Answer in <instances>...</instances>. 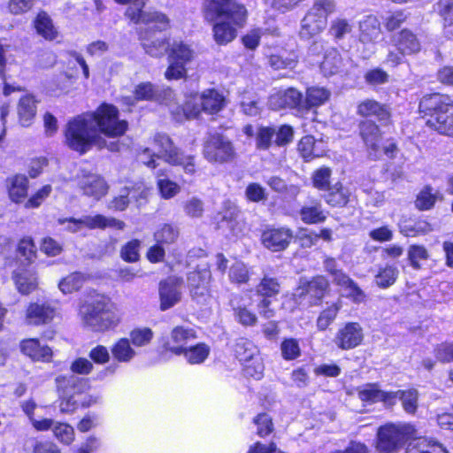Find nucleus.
<instances>
[{"mask_svg":"<svg viewBox=\"0 0 453 453\" xmlns=\"http://www.w3.org/2000/svg\"><path fill=\"white\" fill-rule=\"evenodd\" d=\"M128 123L119 119L118 108L111 104L103 103L94 111L79 115L68 122L65 131L67 145L81 154L92 147L108 148L115 150V142L108 143L105 137L117 138L127 130Z\"/></svg>","mask_w":453,"mask_h":453,"instance_id":"f257e3e1","label":"nucleus"},{"mask_svg":"<svg viewBox=\"0 0 453 453\" xmlns=\"http://www.w3.org/2000/svg\"><path fill=\"white\" fill-rule=\"evenodd\" d=\"M202 12L205 20L212 23L213 40L220 46L237 37L249 16L246 6L238 0H203Z\"/></svg>","mask_w":453,"mask_h":453,"instance_id":"f03ea898","label":"nucleus"},{"mask_svg":"<svg viewBox=\"0 0 453 453\" xmlns=\"http://www.w3.org/2000/svg\"><path fill=\"white\" fill-rule=\"evenodd\" d=\"M78 316L83 326L96 333L114 330L121 321L110 298L102 295H96L82 303Z\"/></svg>","mask_w":453,"mask_h":453,"instance_id":"7ed1b4c3","label":"nucleus"},{"mask_svg":"<svg viewBox=\"0 0 453 453\" xmlns=\"http://www.w3.org/2000/svg\"><path fill=\"white\" fill-rule=\"evenodd\" d=\"M153 148L157 152H151L150 148H145L139 155V159L148 167L156 168L155 157L162 158L172 165L181 167L183 172L188 175H194L196 172L195 157L184 153L177 148L171 138L165 134H156L152 140Z\"/></svg>","mask_w":453,"mask_h":453,"instance_id":"20e7f679","label":"nucleus"},{"mask_svg":"<svg viewBox=\"0 0 453 453\" xmlns=\"http://www.w3.org/2000/svg\"><path fill=\"white\" fill-rule=\"evenodd\" d=\"M59 396V411L63 414L73 413L80 406L88 408L99 403L97 395H83L88 380L74 374L60 375L56 378Z\"/></svg>","mask_w":453,"mask_h":453,"instance_id":"39448f33","label":"nucleus"},{"mask_svg":"<svg viewBox=\"0 0 453 453\" xmlns=\"http://www.w3.org/2000/svg\"><path fill=\"white\" fill-rule=\"evenodd\" d=\"M419 110L430 116L428 126L440 134L453 136V100L449 96L440 94L424 96Z\"/></svg>","mask_w":453,"mask_h":453,"instance_id":"423d86ee","label":"nucleus"},{"mask_svg":"<svg viewBox=\"0 0 453 453\" xmlns=\"http://www.w3.org/2000/svg\"><path fill=\"white\" fill-rule=\"evenodd\" d=\"M224 104V96L211 88L204 90L201 95H190L182 107L171 109V113L176 121L181 122L197 118L202 111L210 114L217 113L223 108Z\"/></svg>","mask_w":453,"mask_h":453,"instance_id":"0eeeda50","label":"nucleus"},{"mask_svg":"<svg viewBox=\"0 0 453 453\" xmlns=\"http://www.w3.org/2000/svg\"><path fill=\"white\" fill-rule=\"evenodd\" d=\"M414 432V426L411 424H386L378 429L376 449L385 453L395 452L403 447Z\"/></svg>","mask_w":453,"mask_h":453,"instance_id":"6e6552de","label":"nucleus"},{"mask_svg":"<svg viewBox=\"0 0 453 453\" xmlns=\"http://www.w3.org/2000/svg\"><path fill=\"white\" fill-rule=\"evenodd\" d=\"M334 8V0H317L302 20L301 37L310 39L320 34L326 27L327 16Z\"/></svg>","mask_w":453,"mask_h":453,"instance_id":"1a4fd4ad","label":"nucleus"},{"mask_svg":"<svg viewBox=\"0 0 453 453\" xmlns=\"http://www.w3.org/2000/svg\"><path fill=\"white\" fill-rule=\"evenodd\" d=\"M120 4H129L125 16L134 24L148 25L158 30H166L170 27V19L163 12L157 11H143L147 0H114Z\"/></svg>","mask_w":453,"mask_h":453,"instance_id":"9d476101","label":"nucleus"},{"mask_svg":"<svg viewBox=\"0 0 453 453\" xmlns=\"http://www.w3.org/2000/svg\"><path fill=\"white\" fill-rule=\"evenodd\" d=\"M194 57L195 51L188 43L182 40H173L169 47V66L165 73V77L168 81L186 77V65L193 60Z\"/></svg>","mask_w":453,"mask_h":453,"instance_id":"9b49d317","label":"nucleus"},{"mask_svg":"<svg viewBox=\"0 0 453 453\" xmlns=\"http://www.w3.org/2000/svg\"><path fill=\"white\" fill-rule=\"evenodd\" d=\"M269 105L273 110L288 108L295 110L297 115H304L303 96L295 88L273 92L269 97Z\"/></svg>","mask_w":453,"mask_h":453,"instance_id":"f8f14e48","label":"nucleus"},{"mask_svg":"<svg viewBox=\"0 0 453 453\" xmlns=\"http://www.w3.org/2000/svg\"><path fill=\"white\" fill-rule=\"evenodd\" d=\"M231 142L219 134L211 135L204 143L203 156L212 163H225L234 157Z\"/></svg>","mask_w":453,"mask_h":453,"instance_id":"ddd939ff","label":"nucleus"},{"mask_svg":"<svg viewBox=\"0 0 453 453\" xmlns=\"http://www.w3.org/2000/svg\"><path fill=\"white\" fill-rule=\"evenodd\" d=\"M196 330L188 326H174L164 341L165 350L180 356L188 348V343L196 339Z\"/></svg>","mask_w":453,"mask_h":453,"instance_id":"4468645a","label":"nucleus"},{"mask_svg":"<svg viewBox=\"0 0 453 453\" xmlns=\"http://www.w3.org/2000/svg\"><path fill=\"white\" fill-rule=\"evenodd\" d=\"M183 280L180 277H168L159 283L160 310L166 311L180 303Z\"/></svg>","mask_w":453,"mask_h":453,"instance_id":"2eb2a0df","label":"nucleus"},{"mask_svg":"<svg viewBox=\"0 0 453 453\" xmlns=\"http://www.w3.org/2000/svg\"><path fill=\"white\" fill-rule=\"evenodd\" d=\"M145 26L147 27L146 29L139 33V39L143 50L151 57H162L165 52L169 51V40L164 36H156L152 30H159L153 27V25L150 27L148 25Z\"/></svg>","mask_w":453,"mask_h":453,"instance_id":"dca6fc26","label":"nucleus"},{"mask_svg":"<svg viewBox=\"0 0 453 453\" xmlns=\"http://www.w3.org/2000/svg\"><path fill=\"white\" fill-rule=\"evenodd\" d=\"M280 286L276 278L264 276L260 283L257 286V293L263 296L258 303L259 312L266 319L274 316V311L270 308V297H273L280 293Z\"/></svg>","mask_w":453,"mask_h":453,"instance_id":"f3484780","label":"nucleus"},{"mask_svg":"<svg viewBox=\"0 0 453 453\" xmlns=\"http://www.w3.org/2000/svg\"><path fill=\"white\" fill-rule=\"evenodd\" d=\"M363 339L362 326L357 322H348L337 331L334 343L339 349L348 350L359 346Z\"/></svg>","mask_w":453,"mask_h":453,"instance_id":"a211bd4d","label":"nucleus"},{"mask_svg":"<svg viewBox=\"0 0 453 453\" xmlns=\"http://www.w3.org/2000/svg\"><path fill=\"white\" fill-rule=\"evenodd\" d=\"M292 238L293 231L285 226L267 228L261 235L263 245L273 252L286 250Z\"/></svg>","mask_w":453,"mask_h":453,"instance_id":"6ab92c4d","label":"nucleus"},{"mask_svg":"<svg viewBox=\"0 0 453 453\" xmlns=\"http://www.w3.org/2000/svg\"><path fill=\"white\" fill-rule=\"evenodd\" d=\"M328 288V281L323 276H317L311 280L302 279L296 295L305 297L311 304H317Z\"/></svg>","mask_w":453,"mask_h":453,"instance_id":"aec40b11","label":"nucleus"},{"mask_svg":"<svg viewBox=\"0 0 453 453\" xmlns=\"http://www.w3.org/2000/svg\"><path fill=\"white\" fill-rule=\"evenodd\" d=\"M150 192V188L144 182H138L132 187H126L123 194L114 198L109 207L117 211H124L129 203L128 196L134 199L140 206L146 202Z\"/></svg>","mask_w":453,"mask_h":453,"instance_id":"412c9836","label":"nucleus"},{"mask_svg":"<svg viewBox=\"0 0 453 453\" xmlns=\"http://www.w3.org/2000/svg\"><path fill=\"white\" fill-rule=\"evenodd\" d=\"M211 274L208 263L201 262L194 272L188 274V284L193 296H203L208 292Z\"/></svg>","mask_w":453,"mask_h":453,"instance_id":"4be33fe9","label":"nucleus"},{"mask_svg":"<svg viewBox=\"0 0 453 453\" xmlns=\"http://www.w3.org/2000/svg\"><path fill=\"white\" fill-rule=\"evenodd\" d=\"M361 137L368 148L370 157L379 158L380 157L381 134L379 127L370 120H365L360 124Z\"/></svg>","mask_w":453,"mask_h":453,"instance_id":"5701e85b","label":"nucleus"},{"mask_svg":"<svg viewBox=\"0 0 453 453\" xmlns=\"http://www.w3.org/2000/svg\"><path fill=\"white\" fill-rule=\"evenodd\" d=\"M357 395L362 402L374 403L381 402L386 406L394 405V395L391 391H384L376 383H368L357 388Z\"/></svg>","mask_w":453,"mask_h":453,"instance_id":"b1692460","label":"nucleus"},{"mask_svg":"<svg viewBox=\"0 0 453 453\" xmlns=\"http://www.w3.org/2000/svg\"><path fill=\"white\" fill-rule=\"evenodd\" d=\"M79 186L84 195L91 196L96 200H99L103 197L108 190L105 180L96 173L82 175L79 181Z\"/></svg>","mask_w":453,"mask_h":453,"instance_id":"393cba45","label":"nucleus"},{"mask_svg":"<svg viewBox=\"0 0 453 453\" xmlns=\"http://www.w3.org/2000/svg\"><path fill=\"white\" fill-rule=\"evenodd\" d=\"M55 316V310L49 304L42 303H31L26 310V323L28 325H41L50 322Z\"/></svg>","mask_w":453,"mask_h":453,"instance_id":"a878e982","label":"nucleus"},{"mask_svg":"<svg viewBox=\"0 0 453 453\" xmlns=\"http://www.w3.org/2000/svg\"><path fill=\"white\" fill-rule=\"evenodd\" d=\"M12 278L17 289L23 295L31 293L38 286L36 273L31 268L19 267L14 271Z\"/></svg>","mask_w":453,"mask_h":453,"instance_id":"bb28decb","label":"nucleus"},{"mask_svg":"<svg viewBox=\"0 0 453 453\" xmlns=\"http://www.w3.org/2000/svg\"><path fill=\"white\" fill-rule=\"evenodd\" d=\"M21 351L34 360L49 362L52 357V350L42 345L37 339H27L20 344Z\"/></svg>","mask_w":453,"mask_h":453,"instance_id":"cd10ccee","label":"nucleus"},{"mask_svg":"<svg viewBox=\"0 0 453 453\" xmlns=\"http://www.w3.org/2000/svg\"><path fill=\"white\" fill-rule=\"evenodd\" d=\"M37 103L38 100L32 94H26L19 100L17 112L19 120L23 127L31 125L36 114Z\"/></svg>","mask_w":453,"mask_h":453,"instance_id":"c85d7f7f","label":"nucleus"},{"mask_svg":"<svg viewBox=\"0 0 453 453\" xmlns=\"http://www.w3.org/2000/svg\"><path fill=\"white\" fill-rule=\"evenodd\" d=\"M330 96L331 92L324 87L311 86L307 88L303 99L304 114L325 104L330 99Z\"/></svg>","mask_w":453,"mask_h":453,"instance_id":"c756f323","label":"nucleus"},{"mask_svg":"<svg viewBox=\"0 0 453 453\" xmlns=\"http://www.w3.org/2000/svg\"><path fill=\"white\" fill-rule=\"evenodd\" d=\"M10 199L16 203H21L27 195L28 180L25 175L17 174L6 180Z\"/></svg>","mask_w":453,"mask_h":453,"instance_id":"7c9ffc66","label":"nucleus"},{"mask_svg":"<svg viewBox=\"0 0 453 453\" xmlns=\"http://www.w3.org/2000/svg\"><path fill=\"white\" fill-rule=\"evenodd\" d=\"M82 218L83 227L88 229H105L106 227L123 229L125 223L114 218L105 217L101 214L85 215Z\"/></svg>","mask_w":453,"mask_h":453,"instance_id":"2f4dec72","label":"nucleus"},{"mask_svg":"<svg viewBox=\"0 0 453 453\" xmlns=\"http://www.w3.org/2000/svg\"><path fill=\"white\" fill-rule=\"evenodd\" d=\"M113 358L119 363H130L137 355L134 347L127 337L118 339L111 347Z\"/></svg>","mask_w":453,"mask_h":453,"instance_id":"473e14b6","label":"nucleus"},{"mask_svg":"<svg viewBox=\"0 0 453 453\" xmlns=\"http://www.w3.org/2000/svg\"><path fill=\"white\" fill-rule=\"evenodd\" d=\"M360 35L362 42H373L380 35V25L378 19L373 15L365 16L359 23Z\"/></svg>","mask_w":453,"mask_h":453,"instance_id":"72a5a7b5","label":"nucleus"},{"mask_svg":"<svg viewBox=\"0 0 453 453\" xmlns=\"http://www.w3.org/2000/svg\"><path fill=\"white\" fill-rule=\"evenodd\" d=\"M395 46L397 50L401 51L402 54H413L417 53L420 50V43L409 30H402L395 39Z\"/></svg>","mask_w":453,"mask_h":453,"instance_id":"f704fd0d","label":"nucleus"},{"mask_svg":"<svg viewBox=\"0 0 453 453\" xmlns=\"http://www.w3.org/2000/svg\"><path fill=\"white\" fill-rule=\"evenodd\" d=\"M300 219L305 224H318L324 222L326 219V213L322 209V205L318 201H311L304 204L299 212Z\"/></svg>","mask_w":453,"mask_h":453,"instance_id":"c9c22d12","label":"nucleus"},{"mask_svg":"<svg viewBox=\"0 0 453 453\" xmlns=\"http://www.w3.org/2000/svg\"><path fill=\"white\" fill-rule=\"evenodd\" d=\"M327 190L328 193L325 196V201L327 204L333 207H342L349 203L351 191L341 182L335 183Z\"/></svg>","mask_w":453,"mask_h":453,"instance_id":"e433bc0d","label":"nucleus"},{"mask_svg":"<svg viewBox=\"0 0 453 453\" xmlns=\"http://www.w3.org/2000/svg\"><path fill=\"white\" fill-rule=\"evenodd\" d=\"M35 27L38 35L46 40L52 41L58 37V30L45 12L38 13L35 19Z\"/></svg>","mask_w":453,"mask_h":453,"instance_id":"4c0bfd02","label":"nucleus"},{"mask_svg":"<svg viewBox=\"0 0 453 453\" xmlns=\"http://www.w3.org/2000/svg\"><path fill=\"white\" fill-rule=\"evenodd\" d=\"M268 63L274 70L293 69L297 63V57L294 52L280 50L269 56Z\"/></svg>","mask_w":453,"mask_h":453,"instance_id":"58836bf2","label":"nucleus"},{"mask_svg":"<svg viewBox=\"0 0 453 453\" xmlns=\"http://www.w3.org/2000/svg\"><path fill=\"white\" fill-rule=\"evenodd\" d=\"M226 211L222 215L220 220V227L226 224L233 235L238 236L242 232V224L238 219V211L234 204L230 202L226 203Z\"/></svg>","mask_w":453,"mask_h":453,"instance_id":"ea45409f","label":"nucleus"},{"mask_svg":"<svg viewBox=\"0 0 453 453\" xmlns=\"http://www.w3.org/2000/svg\"><path fill=\"white\" fill-rule=\"evenodd\" d=\"M322 144V141L315 142L313 136L306 135L300 140L298 150L304 160L309 161L315 157L322 156L324 149H319Z\"/></svg>","mask_w":453,"mask_h":453,"instance_id":"a19ab883","label":"nucleus"},{"mask_svg":"<svg viewBox=\"0 0 453 453\" xmlns=\"http://www.w3.org/2000/svg\"><path fill=\"white\" fill-rule=\"evenodd\" d=\"M406 453H448V451L438 442L419 438L409 444Z\"/></svg>","mask_w":453,"mask_h":453,"instance_id":"79ce46f5","label":"nucleus"},{"mask_svg":"<svg viewBox=\"0 0 453 453\" xmlns=\"http://www.w3.org/2000/svg\"><path fill=\"white\" fill-rule=\"evenodd\" d=\"M391 394L394 395V405L396 403L397 400H400L406 412L414 413L416 411L418 398V394L416 389L410 388L407 390L391 391Z\"/></svg>","mask_w":453,"mask_h":453,"instance_id":"37998d69","label":"nucleus"},{"mask_svg":"<svg viewBox=\"0 0 453 453\" xmlns=\"http://www.w3.org/2000/svg\"><path fill=\"white\" fill-rule=\"evenodd\" d=\"M234 352L236 357L242 365L250 362L255 357L259 355L258 348L252 342L244 338L237 341Z\"/></svg>","mask_w":453,"mask_h":453,"instance_id":"c03bdc74","label":"nucleus"},{"mask_svg":"<svg viewBox=\"0 0 453 453\" xmlns=\"http://www.w3.org/2000/svg\"><path fill=\"white\" fill-rule=\"evenodd\" d=\"M357 111L364 117L376 116L379 120H387L389 118L388 109L374 100H365L359 104Z\"/></svg>","mask_w":453,"mask_h":453,"instance_id":"a18cd8bd","label":"nucleus"},{"mask_svg":"<svg viewBox=\"0 0 453 453\" xmlns=\"http://www.w3.org/2000/svg\"><path fill=\"white\" fill-rule=\"evenodd\" d=\"M210 352L211 348L207 344L200 342L188 347L181 355L184 356L188 364L200 365L207 359Z\"/></svg>","mask_w":453,"mask_h":453,"instance_id":"49530a36","label":"nucleus"},{"mask_svg":"<svg viewBox=\"0 0 453 453\" xmlns=\"http://www.w3.org/2000/svg\"><path fill=\"white\" fill-rule=\"evenodd\" d=\"M156 175L157 179V185L163 198L170 199L180 193V185L166 178L167 174L163 170H158Z\"/></svg>","mask_w":453,"mask_h":453,"instance_id":"de8ad7c7","label":"nucleus"},{"mask_svg":"<svg viewBox=\"0 0 453 453\" xmlns=\"http://www.w3.org/2000/svg\"><path fill=\"white\" fill-rule=\"evenodd\" d=\"M134 97L125 96L122 98L123 104L133 106L135 101L139 100H152L157 95L155 87L150 82H142L134 88Z\"/></svg>","mask_w":453,"mask_h":453,"instance_id":"09e8293b","label":"nucleus"},{"mask_svg":"<svg viewBox=\"0 0 453 453\" xmlns=\"http://www.w3.org/2000/svg\"><path fill=\"white\" fill-rule=\"evenodd\" d=\"M87 280V276L80 272H74L63 278L58 283L59 290L66 295L78 291Z\"/></svg>","mask_w":453,"mask_h":453,"instance_id":"8fccbe9b","label":"nucleus"},{"mask_svg":"<svg viewBox=\"0 0 453 453\" xmlns=\"http://www.w3.org/2000/svg\"><path fill=\"white\" fill-rule=\"evenodd\" d=\"M337 285L342 288L344 296L354 303H360L365 301V294L348 275L346 280H341Z\"/></svg>","mask_w":453,"mask_h":453,"instance_id":"3c124183","label":"nucleus"},{"mask_svg":"<svg viewBox=\"0 0 453 453\" xmlns=\"http://www.w3.org/2000/svg\"><path fill=\"white\" fill-rule=\"evenodd\" d=\"M154 337L153 331L146 326L136 327L130 331L129 341L132 345L136 348L145 347L149 345Z\"/></svg>","mask_w":453,"mask_h":453,"instance_id":"603ef678","label":"nucleus"},{"mask_svg":"<svg viewBox=\"0 0 453 453\" xmlns=\"http://www.w3.org/2000/svg\"><path fill=\"white\" fill-rule=\"evenodd\" d=\"M398 276V269L394 265H386L379 269L375 275V282L378 287L386 288L393 285Z\"/></svg>","mask_w":453,"mask_h":453,"instance_id":"864d4df0","label":"nucleus"},{"mask_svg":"<svg viewBox=\"0 0 453 453\" xmlns=\"http://www.w3.org/2000/svg\"><path fill=\"white\" fill-rule=\"evenodd\" d=\"M250 272L243 262L235 261L229 268L228 278L231 283L244 284L250 280Z\"/></svg>","mask_w":453,"mask_h":453,"instance_id":"5fc2aeb1","label":"nucleus"},{"mask_svg":"<svg viewBox=\"0 0 453 453\" xmlns=\"http://www.w3.org/2000/svg\"><path fill=\"white\" fill-rule=\"evenodd\" d=\"M52 432L56 439L65 445H70L75 439L74 429L67 423L56 422Z\"/></svg>","mask_w":453,"mask_h":453,"instance_id":"6e6d98bb","label":"nucleus"},{"mask_svg":"<svg viewBox=\"0 0 453 453\" xmlns=\"http://www.w3.org/2000/svg\"><path fill=\"white\" fill-rule=\"evenodd\" d=\"M342 65V58L335 50L326 53L323 62L320 65L321 71L325 75H333L336 73Z\"/></svg>","mask_w":453,"mask_h":453,"instance_id":"4d7b16f0","label":"nucleus"},{"mask_svg":"<svg viewBox=\"0 0 453 453\" xmlns=\"http://www.w3.org/2000/svg\"><path fill=\"white\" fill-rule=\"evenodd\" d=\"M341 309L340 303H333L323 310L318 317L317 327L320 331L326 330L335 319Z\"/></svg>","mask_w":453,"mask_h":453,"instance_id":"13d9d810","label":"nucleus"},{"mask_svg":"<svg viewBox=\"0 0 453 453\" xmlns=\"http://www.w3.org/2000/svg\"><path fill=\"white\" fill-rule=\"evenodd\" d=\"M179 236L178 228L170 224H164L154 234V238L158 243H173Z\"/></svg>","mask_w":453,"mask_h":453,"instance_id":"bf43d9fd","label":"nucleus"},{"mask_svg":"<svg viewBox=\"0 0 453 453\" xmlns=\"http://www.w3.org/2000/svg\"><path fill=\"white\" fill-rule=\"evenodd\" d=\"M437 195L431 187H425L417 196L416 207L422 211L431 209L435 203Z\"/></svg>","mask_w":453,"mask_h":453,"instance_id":"052dcab7","label":"nucleus"},{"mask_svg":"<svg viewBox=\"0 0 453 453\" xmlns=\"http://www.w3.org/2000/svg\"><path fill=\"white\" fill-rule=\"evenodd\" d=\"M52 192V187L50 184H46L35 192L25 203V208L35 209L40 207L44 201L50 196Z\"/></svg>","mask_w":453,"mask_h":453,"instance_id":"680f3d73","label":"nucleus"},{"mask_svg":"<svg viewBox=\"0 0 453 453\" xmlns=\"http://www.w3.org/2000/svg\"><path fill=\"white\" fill-rule=\"evenodd\" d=\"M282 357L285 360H295L301 355V349L296 339H285L280 344Z\"/></svg>","mask_w":453,"mask_h":453,"instance_id":"e2e57ef3","label":"nucleus"},{"mask_svg":"<svg viewBox=\"0 0 453 453\" xmlns=\"http://www.w3.org/2000/svg\"><path fill=\"white\" fill-rule=\"evenodd\" d=\"M243 371L246 376L260 380L264 375L265 365L260 354L250 362L243 364Z\"/></svg>","mask_w":453,"mask_h":453,"instance_id":"0e129e2a","label":"nucleus"},{"mask_svg":"<svg viewBox=\"0 0 453 453\" xmlns=\"http://www.w3.org/2000/svg\"><path fill=\"white\" fill-rule=\"evenodd\" d=\"M18 252L28 263H32L36 257V248L30 237L22 238L18 244Z\"/></svg>","mask_w":453,"mask_h":453,"instance_id":"69168bd1","label":"nucleus"},{"mask_svg":"<svg viewBox=\"0 0 453 453\" xmlns=\"http://www.w3.org/2000/svg\"><path fill=\"white\" fill-rule=\"evenodd\" d=\"M408 258L411 265L418 269L421 266V262L427 260L428 252L424 246L411 245L408 250Z\"/></svg>","mask_w":453,"mask_h":453,"instance_id":"338daca9","label":"nucleus"},{"mask_svg":"<svg viewBox=\"0 0 453 453\" xmlns=\"http://www.w3.org/2000/svg\"><path fill=\"white\" fill-rule=\"evenodd\" d=\"M275 134V128L269 127H261L256 133L257 147L260 150H267L272 144Z\"/></svg>","mask_w":453,"mask_h":453,"instance_id":"774afa93","label":"nucleus"}]
</instances>
